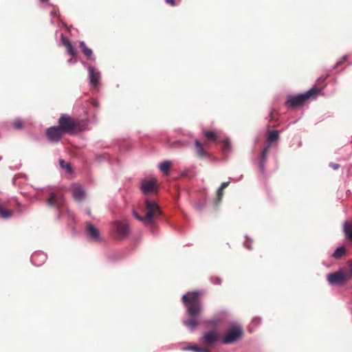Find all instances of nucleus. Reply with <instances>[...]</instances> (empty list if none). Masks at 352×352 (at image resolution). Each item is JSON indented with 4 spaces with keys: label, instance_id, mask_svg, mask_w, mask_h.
<instances>
[{
    "label": "nucleus",
    "instance_id": "7c9ffc66",
    "mask_svg": "<svg viewBox=\"0 0 352 352\" xmlns=\"http://www.w3.org/2000/svg\"><path fill=\"white\" fill-rule=\"evenodd\" d=\"M210 282L214 285H220L222 283V280L219 276H212L210 278Z\"/></svg>",
    "mask_w": 352,
    "mask_h": 352
},
{
    "label": "nucleus",
    "instance_id": "b1692460",
    "mask_svg": "<svg viewBox=\"0 0 352 352\" xmlns=\"http://www.w3.org/2000/svg\"><path fill=\"white\" fill-rule=\"evenodd\" d=\"M171 164L170 161L165 160L160 163L159 168L163 173H168L171 167Z\"/></svg>",
    "mask_w": 352,
    "mask_h": 352
},
{
    "label": "nucleus",
    "instance_id": "e433bc0d",
    "mask_svg": "<svg viewBox=\"0 0 352 352\" xmlns=\"http://www.w3.org/2000/svg\"><path fill=\"white\" fill-rule=\"evenodd\" d=\"M61 43L65 47L70 44L69 41L63 34L61 35Z\"/></svg>",
    "mask_w": 352,
    "mask_h": 352
},
{
    "label": "nucleus",
    "instance_id": "4468645a",
    "mask_svg": "<svg viewBox=\"0 0 352 352\" xmlns=\"http://www.w3.org/2000/svg\"><path fill=\"white\" fill-rule=\"evenodd\" d=\"M218 340V334L216 331H209L204 334L201 341L207 344H214Z\"/></svg>",
    "mask_w": 352,
    "mask_h": 352
},
{
    "label": "nucleus",
    "instance_id": "a878e982",
    "mask_svg": "<svg viewBox=\"0 0 352 352\" xmlns=\"http://www.w3.org/2000/svg\"><path fill=\"white\" fill-rule=\"evenodd\" d=\"M59 164L62 168L66 169L67 172H69V173L72 172V168L70 164L67 163L65 160H60Z\"/></svg>",
    "mask_w": 352,
    "mask_h": 352
},
{
    "label": "nucleus",
    "instance_id": "7ed1b4c3",
    "mask_svg": "<svg viewBox=\"0 0 352 352\" xmlns=\"http://www.w3.org/2000/svg\"><path fill=\"white\" fill-rule=\"evenodd\" d=\"M243 327L239 324L232 325L224 333L222 342L224 344H230L234 343L240 339L243 335Z\"/></svg>",
    "mask_w": 352,
    "mask_h": 352
},
{
    "label": "nucleus",
    "instance_id": "f704fd0d",
    "mask_svg": "<svg viewBox=\"0 0 352 352\" xmlns=\"http://www.w3.org/2000/svg\"><path fill=\"white\" fill-rule=\"evenodd\" d=\"M205 206H206L205 201L203 203H199V204H197L195 205V209L199 212H201L205 208Z\"/></svg>",
    "mask_w": 352,
    "mask_h": 352
},
{
    "label": "nucleus",
    "instance_id": "ea45409f",
    "mask_svg": "<svg viewBox=\"0 0 352 352\" xmlns=\"http://www.w3.org/2000/svg\"><path fill=\"white\" fill-rule=\"evenodd\" d=\"M50 16H51L52 17H53V18H54V17H58V18H59L60 14H59L58 10L52 11V12H50Z\"/></svg>",
    "mask_w": 352,
    "mask_h": 352
},
{
    "label": "nucleus",
    "instance_id": "6e6552de",
    "mask_svg": "<svg viewBox=\"0 0 352 352\" xmlns=\"http://www.w3.org/2000/svg\"><path fill=\"white\" fill-rule=\"evenodd\" d=\"M45 134L50 143L57 144L61 140L64 133L57 126H52L46 129Z\"/></svg>",
    "mask_w": 352,
    "mask_h": 352
},
{
    "label": "nucleus",
    "instance_id": "f8f14e48",
    "mask_svg": "<svg viewBox=\"0 0 352 352\" xmlns=\"http://www.w3.org/2000/svg\"><path fill=\"white\" fill-rule=\"evenodd\" d=\"M113 228L120 236L126 237L129 235V229L127 223L120 221H116L113 222Z\"/></svg>",
    "mask_w": 352,
    "mask_h": 352
},
{
    "label": "nucleus",
    "instance_id": "603ef678",
    "mask_svg": "<svg viewBox=\"0 0 352 352\" xmlns=\"http://www.w3.org/2000/svg\"><path fill=\"white\" fill-rule=\"evenodd\" d=\"M85 213H86L87 215L90 216V215H91V210H90L89 208H87V209H85Z\"/></svg>",
    "mask_w": 352,
    "mask_h": 352
},
{
    "label": "nucleus",
    "instance_id": "49530a36",
    "mask_svg": "<svg viewBox=\"0 0 352 352\" xmlns=\"http://www.w3.org/2000/svg\"><path fill=\"white\" fill-rule=\"evenodd\" d=\"M91 104L95 107V108H99L100 107V104L98 101L96 100H94L91 102Z\"/></svg>",
    "mask_w": 352,
    "mask_h": 352
},
{
    "label": "nucleus",
    "instance_id": "09e8293b",
    "mask_svg": "<svg viewBox=\"0 0 352 352\" xmlns=\"http://www.w3.org/2000/svg\"><path fill=\"white\" fill-rule=\"evenodd\" d=\"M76 59L74 58H70L67 60L68 63L72 65V64H74L76 63Z\"/></svg>",
    "mask_w": 352,
    "mask_h": 352
},
{
    "label": "nucleus",
    "instance_id": "a211bd4d",
    "mask_svg": "<svg viewBox=\"0 0 352 352\" xmlns=\"http://www.w3.org/2000/svg\"><path fill=\"white\" fill-rule=\"evenodd\" d=\"M79 46L82 53L89 59L95 60L96 58L93 56L92 50L87 47L86 43L84 41H80Z\"/></svg>",
    "mask_w": 352,
    "mask_h": 352
},
{
    "label": "nucleus",
    "instance_id": "8fccbe9b",
    "mask_svg": "<svg viewBox=\"0 0 352 352\" xmlns=\"http://www.w3.org/2000/svg\"><path fill=\"white\" fill-rule=\"evenodd\" d=\"M340 65H341V63L340 62H337L332 67V69H336L338 67H339Z\"/></svg>",
    "mask_w": 352,
    "mask_h": 352
},
{
    "label": "nucleus",
    "instance_id": "a19ab883",
    "mask_svg": "<svg viewBox=\"0 0 352 352\" xmlns=\"http://www.w3.org/2000/svg\"><path fill=\"white\" fill-rule=\"evenodd\" d=\"M329 166L333 168L334 170H337L339 168L340 164L331 162L329 164Z\"/></svg>",
    "mask_w": 352,
    "mask_h": 352
},
{
    "label": "nucleus",
    "instance_id": "72a5a7b5",
    "mask_svg": "<svg viewBox=\"0 0 352 352\" xmlns=\"http://www.w3.org/2000/svg\"><path fill=\"white\" fill-rule=\"evenodd\" d=\"M107 157V155H99V154H96L95 155V159L97 162H103L104 160H105Z\"/></svg>",
    "mask_w": 352,
    "mask_h": 352
},
{
    "label": "nucleus",
    "instance_id": "f257e3e1",
    "mask_svg": "<svg viewBox=\"0 0 352 352\" xmlns=\"http://www.w3.org/2000/svg\"><path fill=\"white\" fill-rule=\"evenodd\" d=\"M200 292L197 290L188 292L184 294L182 300L186 307V314L188 319L183 320V325L190 332H194L199 326V318L202 311L199 302Z\"/></svg>",
    "mask_w": 352,
    "mask_h": 352
},
{
    "label": "nucleus",
    "instance_id": "37998d69",
    "mask_svg": "<svg viewBox=\"0 0 352 352\" xmlns=\"http://www.w3.org/2000/svg\"><path fill=\"white\" fill-rule=\"evenodd\" d=\"M349 265L350 266L349 271L347 272L350 275V280L352 278V261H349Z\"/></svg>",
    "mask_w": 352,
    "mask_h": 352
},
{
    "label": "nucleus",
    "instance_id": "423d86ee",
    "mask_svg": "<svg viewBox=\"0 0 352 352\" xmlns=\"http://www.w3.org/2000/svg\"><path fill=\"white\" fill-rule=\"evenodd\" d=\"M146 213L144 219H146L147 222L149 223H153L154 218L160 217L162 213L158 205L155 201L148 199L146 200Z\"/></svg>",
    "mask_w": 352,
    "mask_h": 352
},
{
    "label": "nucleus",
    "instance_id": "2f4dec72",
    "mask_svg": "<svg viewBox=\"0 0 352 352\" xmlns=\"http://www.w3.org/2000/svg\"><path fill=\"white\" fill-rule=\"evenodd\" d=\"M223 188H221L219 187L218 189H217V201L216 202V204L217 205L218 203H219L221 200V198H222V196H223Z\"/></svg>",
    "mask_w": 352,
    "mask_h": 352
},
{
    "label": "nucleus",
    "instance_id": "6ab92c4d",
    "mask_svg": "<svg viewBox=\"0 0 352 352\" xmlns=\"http://www.w3.org/2000/svg\"><path fill=\"white\" fill-rule=\"evenodd\" d=\"M347 252L344 245L338 246L333 253L332 254V257L336 260L341 259L346 254Z\"/></svg>",
    "mask_w": 352,
    "mask_h": 352
},
{
    "label": "nucleus",
    "instance_id": "cd10ccee",
    "mask_svg": "<svg viewBox=\"0 0 352 352\" xmlns=\"http://www.w3.org/2000/svg\"><path fill=\"white\" fill-rule=\"evenodd\" d=\"M12 124L15 129H21L23 127V122L21 118H16L14 120Z\"/></svg>",
    "mask_w": 352,
    "mask_h": 352
},
{
    "label": "nucleus",
    "instance_id": "2eb2a0df",
    "mask_svg": "<svg viewBox=\"0 0 352 352\" xmlns=\"http://www.w3.org/2000/svg\"><path fill=\"white\" fill-rule=\"evenodd\" d=\"M100 74L96 71L94 67H89V79L90 84L94 87H97L99 84Z\"/></svg>",
    "mask_w": 352,
    "mask_h": 352
},
{
    "label": "nucleus",
    "instance_id": "4be33fe9",
    "mask_svg": "<svg viewBox=\"0 0 352 352\" xmlns=\"http://www.w3.org/2000/svg\"><path fill=\"white\" fill-rule=\"evenodd\" d=\"M279 139V131L277 130L270 131L268 133L267 142L268 144L267 145H270L277 141Z\"/></svg>",
    "mask_w": 352,
    "mask_h": 352
},
{
    "label": "nucleus",
    "instance_id": "473e14b6",
    "mask_svg": "<svg viewBox=\"0 0 352 352\" xmlns=\"http://www.w3.org/2000/svg\"><path fill=\"white\" fill-rule=\"evenodd\" d=\"M66 47H67L68 54H69L71 56L74 57L76 56V51H75V49L74 48V47L72 45V44L70 43Z\"/></svg>",
    "mask_w": 352,
    "mask_h": 352
},
{
    "label": "nucleus",
    "instance_id": "5fc2aeb1",
    "mask_svg": "<svg viewBox=\"0 0 352 352\" xmlns=\"http://www.w3.org/2000/svg\"><path fill=\"white\" fill-rule=\"evenodd\" d=\"M151 232H152L153 234H155V232H154V230H153V229H152V230H151Z\"/></svg>",
    "mask_w": 352,
    "mask_h": 352
},
{
    "label": "nucleus",
    "instance_id": "ddd939ff",
    "mask_svg": "<svg viewBox=\"0 0 352 352\" xmlns=\"http://www.w3.org/2000/svg\"><path fill=\"white\" fill-rule=\"evenodd\" d=\"M156 187V182L154 179L143 180L141 182L140 190L142 193L147 195L152 192Z\"/></svg>",
    "mask_w": 352,
    "mask_h": 352
},
{
    "label": "nucleus",
    "instance_id": "9b49d317",
    "mask_svg": "<svg viewBox=\"0 0 352 352\" xmlns=\"http://www.w3.org/2000/svg\"><path fill=\"white\" fill-rule=\"evenodd\" d=\"M47 254L42 251H36L33 252L30 260L32 263L35 266H41L47 260Z\"/></svg>",
    "mask_w": 352,
    "mask_h": 352
},
{
    "label": "nucleus",
    "instance_id": "5701e85b",
    "mask_svg": "<svg viewBox=\"0 0 352 352\" xmlns=\"http://www.w3.org/2000/svg\"><path fill=\"white\" fill-rule=\"evenodd\" d=\"M13 215V212L6 209L3 205L0 204V217L3 219H8Z\"/></svg>",
    "mask_w": 352,
    "mask_h": 352
},
{
    "label": "nucleus",
    "instance_id": "412c9836",
    "mask_svg": "<svg viewBox=\"0 0 352 352\" xmlns=\"http://www.w3.org/2000/svg\"><path fill=\"white\" fill-rule=\"evenodd\" d=\"M183 351H192L194 352H211L207 348L198 346L197 345H190L182 348Z\"/></svg>",
    "mask_w": 352,
    "mask_h": 352
},
{
    "label": "nucleus",
    "instance_id": "c756f323",
    "mask_svg": "<svg viewBox=\"0 0 352 352\" xmlns=\"http://www.w3.org/2000/svg\"><path fill=\"white\" fill-rule=\"evenodd\" d=\"M221 320H222V319L221 318L215 317V318L207 320L206 321V323H207L208 324H211V325H216L218 323H219L220 322H221Z\"/></svg>",
    "mask_w": 352,
    "mask_h": 352
},
{
    "label": "nucleus",
    "instance_id": "1a4fd4ad",
    "mask_svg": "<svg viewBox=\"0 0 352 352\" xmlns=\"http://www.w3.org/2000/svg\"><path fill=\"white\" fill-rule=\"evenodd\" d=\"M85 234L91 241L97 242L101 240L98 230L90 222H86Z\"/></svg>",
    "mask_w": 352,
    "mask_h": 352
},
{
    "label": "nucleus",
    "instance_id": "c03bdc74",
    "mask_svg": "<svg viewBox=\"0 0 352 352\" xmlns=\"http://www.w3.org/2000/svg\"><path fill=\"white\" fill-rule=\"evenodd\" d=\"M166 2L168 4H170L172 6H176V1L175 0H165Z\"/></svg>",
    "mask_w": 352,
    "mask_h": 352
},
{
    "label": "nucleus",
    "instance_id": "aec40b11",
    "mask_svg": "<svg viewBox=\"0 0 352 352\" xmlns=\"http://www.w3.org/2000/svg\"><path fill=\"white\" fill-rule=\"evenodd\" d=\"M343 232L346 237L352 241V223L345 221L343 224Z\"/></svg>",
    "mask_w": 352,
    "mask_h": 352
},
{
    "label": "nucleus",
    "instance_id": "c85d7f7f",
    "mask_svg": "<svg viewBox=\"0 0 352 352\" xmlns=\"http://www.w3.org/2000/svg\"><path fill=\"white\" fill-rule=\"evenodd\" d=\"M186 146V142L182 140H176L170 144L171 147H184Z\"/></svg>",
    "mask_w": 352,
    "mask_h": 352
},
{
    "label": "nucleus",
    "instance_id": "864d4df0",
    "mask_svg": "<svg viewBox=\"0 0 352 352\" xmlns=\"http://www.w3.org/2000/svg\"><path fill=\"white\" fill-rule=\"evenodd\" d=\"M48 1V0H40V1H41V2H46V1Z\"/></svg>",
    "mask_w": 352,
    "mask_h": 352
},
{
    "label": "nucleus",
    "instance_id": "39448f33",
    "mask_svg": "<svg viewBox=\"0 0 352 352\" xmlns=\"http://www.w3.org/2000/svg\"><path fill=\"white\" fill-rule=\"evenodd\" d=\"M57 126L64 133H72L75 131L76 122L68 114H62L58 120Z\"/></svg>",
    "mask_w": 352,
    "mask_h": 352
},
{
    "label": "nucleus",
    "instance_id": "bb28decb",
    "mask_svg": "<svg viewBox=\"0 0 352 352\" xmlns=\"http://www.w3.org/2000/svg\"><path fill=\"white\" fill-rule=\"evenodd\" d=\"M204 135L209 140H212V141H215L216 140V134L214 131H205L204 132Z\"/></svg>",
    "mask_w": 352,
    "mask_h": 352
},
{
    "label": "nucleus",
    "instance_id": "c9c22d12",
    "mask_svg": "<svg viewBox=\"0 0 352 352\" xmlns=\"http://www.w3.org/2000/svg\"><path fill=\"white\" fill-rule=\"evenodd\" d=\"M133 216L139 221L144 222V223L147 222L146 219H144V217L140 216L136 211H133Z\"/></svg>",
    "mask_w": 352,
    "mask_h": 352
},
{
    "label": "nucleus",
    "instance_id": "a18cd8bd",
    "mask_svg": "<svg viewBox=\"0 0 352 352\" xmlns=\"http://www.w3.org/2000/svg\"><path fill=\"white\" fill-rule=\"evenodd\" d=\"M229 184H230V182H224L221 184L220 187L223 188V189H225L226 188H227Z\"/></svg>",
    "mask_w": 352,
    "mask_h": 352
},
{
    "label": "nucleus",
    "instance_id": "3c124183",
    "mask_svg": "<svg viewBox=\"0 0 352 352\" xmlns=\"http://www.w3.org/2000/svg\"><path fill=\"white\" fill-rule=\"evenodd\" d=\"M242 177H243V175H241L239 179H233V178H232V177H229V179H230V180H232V181H239V180H240Z\"/></svg>",
    "mask_w": 352,
    "mask_h": 352
},
{
    "label": "nucleus",
    "instance_id": "9d476101",
    "mask_svg": "<svg viewBox=\"0 0 352 352\" xmlns=\"http://www.w3.org/2000/svg\"><path fill=\"white\" fill-rule=\"evenodd\" d=\"M269 150L270 145H266L261 153V156L258 162L259 173L263 175L265 174V164L267 162Z\"/></svg>",
    "mask_w": 352,
    "mask_h": 352
},
{
    "label": "nucleus",
    "instance_id": "f3484780",
    "mask_svg": "<svg viewBox=\"0 0 352 352\" xmlns=\"http://www.w3.org/2000/svg\"><path fill=\"white\" fill-rule=\"evenodd\" d=\"M195 152L199 157L210 159L209 153L206 151L203 145L199 140L195 141Z\"/></svg>",
    "mask_w": 352,
    "mask_h": 352
},
{
    "label": "nucleus",
    "instance_id": "393cba45",
    "mask_svg": "<svg viewBox=\"0 0 352 352\" xmlns=\"http://www.w3.org/2000/svg\"><path fill=\"white\" fill-rule=\"evenodd\" d=\"M223 144L224 145V148L223 149V151L224 153H229L231 150V144L229 139H224L223 140Z\"/></svg>",
    "mask_w": 352,
    "mask_h": 352
},
{
    "label": "nucleus",
    "instance_id": "20e7f679",
    "mask_svg": "<svg viewBox=\"0 0 352 352\" xmlns=\"http://www.w3.org/2000/svg\"><path fill=\"white\" fill-rule=\"evenodd\" d=\"M327 280L331 285L342 286L350 280V275L345 270L340 268L327 274Z\"/></svg>",
    "mask_w": 352,
    "mask_h": 352
},
{
    "label": "nucleus",
    "instance_id": "4c0bfd02",
    "mask_svg": "<svg viewBox=\"0 0 352 352\" xmlns=\"http://www.w3.org/2000/svg\"><path fill=\"white\" fill-rule=\"evenodd\" d=\"M246 239H247L248 241L250 243V244L248 245V242H245L244 245H245V248H247L248 250H252L251 243H252L253 241L252 239L249 238L247 236H246Z\"/></svg>",
    "mask_w": 352,
    "mask_h": 352
},
{
    "label": "nucleus",
    "instance_id": "0eeeda50",
    "mask_svg": "<svg viewBox=\"0 0 352 352\" xmlns=\"http://www.w3.org/2000/svg\"><path fill=\"white\" fill-rule=\"evenodd\" d=\"M65 199L64 196L61 192H52L50 193L49 197L47 200V204L48 206L51 207H54L57 209L58 214L57 218L59 219L60 217V212L59 211V208L64 204Z\"/></svg>",
    "mask_w": 352,
    "mask_h": 352
},
{
    "label": "nucleus",
    "instance_id": "f03ea898",
    "mask_svg": "<svg viewBox=\"0 0 352 352\" xmlns=\"http://www.w3.org/2000/svg\"><path fill=\"white\" fill-rule=\"evenodd\" d=\"M322 90V89H318L314 85L304 93L289 96L285 102V106L288 109L302 107L306 100L314 98Z\"/></svg>",
    "mask_w": 352,
    "mask_h": 352
},
{
    "label": "nucleus",
    "instance_id": "de8ad7c7",
    "mask_svg": "<svg viewBox=\"0 0 352 352\" xmlns=\"http://www.w3.org/2000/svg\"><path fill=\"white\" fill-rule=\"evenodd\" d=\"M82 65L89 70V67H93L85 61H82Z\"/></svg>",
    "mask_w": 352,
    "mask_h": 352
},
{
    "label": "nucleus",
    "instance_id": "58836bf2",
    "mask_svg": "<svg viewBox=\"0 0 352 352\" xmlns=\"http://www.w3.org/2000/svg\"><path fill=\"white\" fill-rule=\"evenodd\" d=\"M262 319L259 317H255L252 319V322L256 325L260 324L261 323Z\"/></svg>",
    "mask_w": 352,
    "mask_h": 352
},
{
    "label": "nucleus",
    "instance_id": "79ce46f5",
    "mask_svg": "<svg viewBox=\"0 0 352 352\" xmlns=\"http://www.w3.org/2000/svg\"><path fill=\"white\" fill-rule=\"evenodd\" d=\"M348 60V56L347 55H344L342 58L338 60V62H340L341 63V65L343 64V63H344L345 61H346Z\"/></svg>",
    "mask_w": 352,
    "mask_h": 352
},
{
    "label": "nucleus",
    "instance_id": "dca6fc26",
    "mask_svg": "<svg viewBox=\"0 0 352 352\" xmlns=\"http://www.w3.org/2000/svg\"><path fill=\"white\" fill-rule=\"evenodd\" d=\"M72 195L76 201H82L85 195L84 188L80 185H74L72 188Z\"/></svg>",
    "mask_w": 352,
    "mask_h": 352
}]
</instances>
